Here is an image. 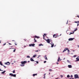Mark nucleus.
<instances>
[{"mask_svg":"<svg viewBox=\"0 0 79 79\" xmlns=\"http://www.w3.org/2000/svg\"><path fill=\"white\" fill-rule=\"evenodd\" d=\"M67 51H68V53H69V49H68H68H67Z\"/></svg>","mask_w":79,"mask_h":79,"instance_id":"obj_27","label":"nucleus"},{"mask_svg":"<svg viewBox=\"0 0 79 79\" xmlns=\"http://www.w3.org/2000/svg\"><path fill=\"white\" fill-rule=\"evenodd\" d=\"M35 62H36L37 64H39V62H38V61H35Z\"/></svg>","mask_w":79,"mask_h":79,"instance_id":"obj_30","label":"nucleus"},{"mask_svg":"<svg viewBox=\"0 0 79 79\" xmlns=\"http://www.w3.org/2000/svg\"><path fill=\"white\" fill-rule=\"evenodd\" d=\"M9 45H10V43H9Z\"/></svg>","mask_w":79,"mask_h":79,"instance_id":"obj_59","label":"nucleus"},{"mask_svg":"<svg viewBox=\"0 0 79 79\" xmlns=\"http://www.w3.org/2000/svg\"><path fill=\"white\" fill-rule=\"evenodd\" d=\"M12 49H13V51L14 52H15V51L16 50V49H15L13 48H12Z\"/></svg>","mask_w":79,"mask_h":79,"instance_id":"obj_13","label":"nucleus"},{"mask_svg":"<svg viewBox=\"0 0 79 79\" xmlns=\"http://www.w3.org/2000/svg\"><path fill=\"white\" fill-rule=\"evenodd\" d=\"M77 17H78V18H79V15L77 16Z\"/></svg>","mask_w":79,"mask_h":79,"instance_id":"obj_51","label":"nucleus"},{"mask_svg":"<svg viewBox=\"0 0 79 79\" xmlns=\"http://www.w3.org/2000/svg\"><path fill=\"white\" fill-rule=\"evenodd\" d=\"M76 56V55H74L73 56V57L74 58H75V57H76V56Z\"/></svg>","mask_w":79,"mask_h":79,"instance_id":"obj_26","label":"nucleus"},{"mask_svg":"<svg viewBox=\"0 0 79 79\" xmlns=\"http://www.w3.org/2000/svg\"><path fill=\"white\" fill-rule=\"evenodd\" d=\"M6 45V43H5L4 44H3V45Z\"/></svg>","mask_w":79,"mask_h":79,"instance_id":"obj_47","label":"nucleus"},{"mask_svg":"<svg viewBox=\"0 0 79 79\" xmlns=\"http://www.w3.org/2000/svg\"><path fill=\"white\" fill-rule=\"evenodd\" d=\"M77 28L74 31H77Z\"/></svg>","mask_w":79,"mask_h":79,"instance_id":"obj_43","label":"nucleus"},{"mask_svg":"<svg viewBox=\"0 0 79 79\" xmlns=\"http://www.w3.org/2000/svg\"><path fill=\"white\" fill-rule=\"evenodd\" d=\"M67 61L68 63H71V61H69L68 60H67Z\"/></svg>","mask_w":79,"mask_h":79,"instance_id":"obj_19","label":"nucleus"},{"mask_svg":"<svg viewBox=\"0 0 79 79\" xmlns=\"http://www.w3.org/2000/svg\"><path fill=\"white\" fill-rule=\"evenodd\" d=\"M13 73H15V70H14L13 71Z\"/></svg>","mask_w":79,"mask_h":79,"instance_id":"obj_31","label":"nucleus"},{"mask_svg":"<svg viewBox=\"0 0 79 79\" xmlns=\"http://www.w3.org/2000/svg\"><path fill=\"white\" fill-rule=\"evenodd\" d=\"M74 23H78V21L77 22L75 21Z\"/></svg>","mask_w":79,"mask_h":79,"instance_id":"obj_36","label":"nucleus"},{"mask_svg":"<svg viewBox=\"0 0 79 79\" xmlns=\"http://www.w3.org/2000/svg\"><path fill=\"white\" fill-rule=\"evenodd\" d=\"M44 35H46V34H44V35H43V39H44V38H45V36H44Z\"/></svg>","mask_w":79,"mask_h":79,"instance_id":"obj_20","label":"nucleus"},{"mask_svg":"<svg viewBox=\"0 0 79 79\" xmlns=\"http://www.w3.org/2000/svg\"><path fill=\"white\" fill-rule=\"evenodd\" d=\"M44 79H45V76H44Z\"/></svg>","mask_w":79,"mask_h":79,"instance_id":"obj_50","label":"nucleus"},{"mask_svg":"<svg viewBox=\"0 0 79 79\" xmlns=\"http://www.w3.org/2000/svg\"><path fill=\"white\" fill-rule=\"evenodd\" d=\"M78 47L79 48V45L78 46Z\"/></svg>","mask_w":79,"mask_h":79,"instance_id":"obj_60","label":"nucleus"},{"mask_svg":"<svg viewBox=\"0 0 79 79\" xmlns=\"http://www.w3.org/2000/svg\"><path fill=\"white\" fill-rule=\"evenodd\" d=\"M78 23H79V21H78Z\"/></svg>","mask_w":79,"mask_h":79,"instance_id":"obj_62","label":"nucleus"},{"mask_svg":"<svg viewBox=\"0 0 79 79\" xmlns=\"http://www.w3.org/2000/svg\"><path fill=\"white\" fill-rule=\"evenodd\" d=\"M46 74V73H44V76H45V75Z\"/></svg>","mask_w":79,"mask_h":79,"instance_id":"obj_52","label":"nucleus"},{"mask_svg":"<svg viewBox=\"0 0 79 79\" xmlns=\"http://www.w3.org/2000/svg\"><path fill=\"white\" fill-rule=\"evenodd\" d=\"M5 72H6V71H4L3 72H2V74H4V73H5Z\"/></svg>","mask_w":79,"mask_h":79,"instance_id":"obj_16","label":"nucleus"},{"mask_svg":"<svg viewBox=\"0 0 79 79\" xmlns=\"http://www.w3.org/2000/svg\"><path fill=\"white\" fill-rule=\"evenodd\" d=\"M0 64L2 66H3V64H2V62H0Z\"/></svg>","mask_w":79,"mask_h":79,"instance_id":"obj_24","label":"nucleus"},{"mask_svg":"<svg viewBox=\"0 0 79 79\" xmlns=\"http://www.w3.org/2000/svg\"><path fill=\"white\" fill-rule=\"evenodd\" d=\"M47 62V61H44V63H46Z\"/></svg>","mask_w":79,"mask_h":79,"instance_id":"obj_40","label":"nucleus"},{"mask_svg":"<svg viewBox=\"0 0 79 79\" xmlns=\"http://www.w3.org/2000/svg\"><path fill=\"white\" fill-rule=\"evenodd\" d=\"M26 46H24V48H25V47H26Z\"/></svg>","mask_w":79,"mask_h":79,"instance_id":"obj_53","label":"nucleus"},{"mask_svg":"<svg viewBox=\"0 0 79 79\" xmlns=\"http://www.w3.org/2000/svg\"><path fill=\"white\" fill-rule=\"evenodd\" d=\"M10 76H12L13 77H16V74H13L12 73H10Z\"/></svg>","mask_w":79,"mask_h":79,"instance_id":"obj_3","label":"nucleus"},{"mask_svg":"<svg viewBox=\"0 0 79 79\" xmlns=\"http://www.w3.org/2000/svg\"><path fill=\"white\" fill-rule=\"evenodd\" d=\"M58 59H59V60H60V57H58Z\"/></svg>","mask_w":79,"mask_h":79,"instance_id":"obj_45","label":"nucleus"},{"mask_svg":"<svg viewBox=\"0 0 79 79\" xmlns=\"http://www.w3.org/2000/svg\"><path fill=\"white\" fill-rule=\"evenodd\" d=\"M21 66H24V64H21L20 65Z\"/></svg>","mask_w":79,"mask_h":79,"instance_id":"obj_21","label":"nucleus"},{"mask_svg":"<svg viewBox=\"0 0 79 79\" xmlns=\"http://www.w3.org/2000/svg\"><path fill=\"white\" fill-rule=\"evenodd\" d=\"M51 45V47H53V45H54V44L52 43Z\"/></svg>","mask_w":79,"mask_h":79,"instance_id":"obj_17","label":"nucleus"},{"mask_svg":"<svg viewBox=\"0 0 79 79\" xmlns=\"http://www.w3.org/2000/svg\"><path fill=\"white\" fill-rule=\"evenodd\" d=\"M56 64H59V63H58V62H57L56 63Z\"/></svg>","mask_w":79,"mask_h":79,"instance_id":"obj_42","label":"nucleus"},{"mask_svg":"<svg viewBox=\"0 0 79 79\" xmlns=\"http://www.w3.org/2000/svg\"><path fill=\"white\" fill-rule=\"evenodd\" d=\"M69 79H74V78L71 79V78H70Z\"/></svg>","mask_w":79,"mask_h":79,"instance_id":"obj_57","label":"nucleus"},{"mask_svg":"<svg viewBox=\"0 0 79 79\" xmlns=\"http://www.w3.org/2000/svg\"><path fill=\"white\" fill-rule=\"evenodd\" d=\"M9 75H10V73Z\"/></svg>","mask_w":79,"mask_h":79,"instance_id":"obj_64","label":"nucleus"},{"mask_svg":"<svg viewBox=\"0 0 79 79\" xmlns=\"http://www.w3.org/2000/svg\"><path fill=\"white\" fill-rule=\"evenodd\" d=\"M28 63H29V62H30V61H28Z\"/></svg>","mask_w":79,"mask_h":79,"instance_id":"obj_56","label":"nucleus"},{"mask_svg":"<svg viewBox=\"0 0 79 79\" xmlns=\"http://www.w3.org/2000/svg\"><path fill=\"white\" fill-rule=\"evenodd\" d=\"M27 57L29 58H30V56H27Z\"/></svg>","mask_w":79,"mask_h":79,"instance_id":"obj_29","label":"nucleus"},{"mask_svg":"<svg viewBox=\"0 0 79 79\" xmlns=\"http://www.w3.org/2000/svg\"><path fill=\"white\" fill-rule=\"evenodd\" d=\"M66 24H68V21H67V23H66Z\"/></svg>","mask_w":79,"mask_h":79,"instance_id":"obj_48","label":"nucleus"},{"mask_svg":"<svg viewBox=\"0 0 79 79\" xmlns=\"http://www.w3.org/2000/svg\"><path fill=\"white\" fill-rule=\"evenodd\" d=\"M68 66L69 68H72V66L71 65H68Z\"/></svg>","mask_w":79,"mask_h":79,"instance_id":"obj_10","label":"nucleus"},{"mask_svg":"<svg viewBox=\"0 0 79 79\" xmlns=\"http://www.w3.org/2000/svg\"><path fill=\"white\" fill-rule=\"evenodd\" d=\"M70 77V76H69V75H67V77L69 78V77Z\"/></svg>","mask_w":79,"mask_h":79,"instance_id":"obj_23","label":"nucleus"},{"mask_svg":"<svg viewBox=\"0 0 79 79\" xmlns=\"http://www.w3.org/2000/svg\"><path fill=\"white\" fill-rule=\"evenodd\" d=\"M35 45V44H29V46L30 47H34Z\"/></svg>","mask_w":79,"mask_h":79,"instance_id":"obj_4","label":"nucleus"},{"mask_svg":"<svg viewBox=\"0 0 79 79\" xmlns=\"http://www.w3.org/2000/svg\"><path fill=\"white\" fill-rule=\"evenodd\" d=\"M49 71H52V69H50Z\"/></svg>","mask_w":79,"mask_h":79,"instance_id":"obj_39","label":"nucleus"},{"mask_svg":"<svg viewBox=\"0 0 79 79\" xmlns=\"http://www.w3.org/2000/svg\"><path fill=\"white\" fill-rule=\"evenodd\" d=\"M39 51H40V50H39L35 51V52H39Z\"/></svg>","mask_w":79,"mask_h":79,"instance_id":"obj_32","label":"nucleus"},{"mask_svg":"<svg viewBox=\"0 0 79 79\" xmlns=\"http://www.w3.org/2000/svg\"><path fill=\"white\" fill-rule=\"evenodd\" d=\"M70 77H71L72 78H73V75H71Z\"/></svg>","mask_w":79,"mask_h":79,"instance_id":"obj_33","label":"nucleus"},{"mask_svg":"<svg viewBox=\"0 0 79 79\" xmlns=\"http://www.w3.org/2000/svg\"><path fill=\"white\" fill-rule=\"evenodd\" d=\"M27 63V61H22L21 62V64H26Z\"/></svg>","mask_w":79,"mask_h":79,"instance_id":"obj_2","label":"nucleus"},{"mask_svg":"<svg viewBox=\"0 0 79 79\" xmlns=\"http://www.w3.org/2000/svg\"><path fill=\"white\" fill-rule=\"evenodd\" d=\"M35 38H37V39H39L40 38L39 36H35Z\"/></svg>","mask_w":79,"mask_h":79,"instance_id":"obj_14","label":"nucleus"},{"mask_svg":"<svg viewBox=\"0 0 79 79\" xmlns=\"http://www.w3.org/2000/svg\"><path fill=\"white\" fill-rule=\"evenodd\" d=\"M73 39H74V38H70L69 39V41L73 40Z\"/></svg>","mask_w":79,"mask_h":79,"instance_id":"obj_9","label":"nucleus"},{"mask_svg":"<svg viewBox=\"0 0 79 79\" xmlns=\"http://www.w3.org/2000/svg\"><path fill=\"white\" fill-rule=\"evenodd\" d=\"M3 66H4V68H6V67L4 65H3Z\"/></svg>","mask_w":79,"mask_h":79,"instance_id":"obj_46","label":"nucleus"},{"mask_svg":"<svg viewBox=\"0 0 79 79\" xmlns=\"http://www.w3.org/2000/svg\"><path fill=\"white\" fill-rule=\"evenodd\" d=\"M35 39V38L34 39V42H37V41Z\"/></svg>","mask_w":79,"mask_h":79,"instance_id":"obj_15","label":"nucleus"},{"mask_svg":"<svg viewBox=\"0 0 79 79\" xmlns=\"http://www.w3.org/2000/svg\"><path fill=\"white\" fill-rule=\"evenodd\" d=\"M74 78L75 79H77V78H79V76H78V75L76 74L74 75Z\"/></svg>","mask_w":79,"mask_h":79,"instance_id":"obj_1","label":"nucleus"},{"mask_svg":"<svg viewBox=\"0 0 79 79\" xmlns=\"http://www.w3.org/2000/svg\"><path fill=\"white\" fill-rule=\"evenodd\" d=\"M53 37L56 38V34H54L53 35Z\"/></svg>","mask_w":79,"mask_h":79,"instance_id":"obj_11","label":"nucleus"},{"mask_svg":"<svg viewBox=\"0 0 79 79\" xmlns=\"http://www.w3.org/2000/svg\"><path fill=\"white\" fill-rule=\"evenodd\" d=\"M1 40H0V43H1Z\"/></svg>","mask_w":79,"mask_h":79,"instance_id":"obj_55","label":"nucleus"},{"mask_svg":"<svg viewBox=\"0 0 79 79\" xmlns=\"http://www.w3.org/2000/svg\"><path fill=\"white\" fill-rule=\"evenodd\" d=\"M44 58H45V60H48V59H47V56L45 55L44 57Z\"/></svg>","mask_w":79,"mask_h":79,"instance_id":"obj_7","label":"nucleus"},{"mask_svg":"<svg viewBox=\"0 0 79 79\" xmlns=\"http://www.w3.org/2000/svg\"><path fill=\"white\" fill-rule=\"evenodd\" d=\"M11 64H13V63H12Z\"/></svg>","mask_w":79,"mask_h":79,"instance_id":"obj_58","label":"nucleus"},{"mask_svg":"<svg viewBox=\"0 0 79 79\" xmlns=\"http://www.w3.org/2000/svg\"><path fill=\"white\" fill-rule=\"evenodd\" d=\"M49 74H50V73H49Z\"/></svg>","mask_w":79,"mask_h":79,"instance_id":"obj_63","label":"nucleus"},{"mask_svg":"<svg viewBox=\"0 0 79 79\" xmlns=\"http://www.w3.org/2000/svg\"><path fill=\"white\" fill-rule=\"evenodd\" d=\"M36 56V55H33V57H34V58H35V56Z\"/></svg>","mask_w":79,"mask_h":79,"instance_id":"obj_25","label":"nucleus"},{"mask_svg":"<svg viewBox=\"0 0 79 79\" xmlns=\"http://www.w3.org/2000/svg\"><path fill=\"white\" fill-rule=\"evenodd\" d=\"M79 26V23H77V26Z\"/></svg>","mask_w":79,"mask_h":79,"instance_id":"obj_49","label":"nucleus"},{"mask_svg":"<svg viewBox=\"0 0 79 79\" xmlns=\"http://www.w3.org/2000/svg\"><path fill=\"white\" fill-rule=\"evenodd\" d=\"M79 61V59H78V60H76V61Z\"/></svg>","mask_w":79,"mask_h":79,"instance_id":"obj_38","label":"nucleus"},{"mask_svg":"<svg viewBox=\"0 0 79 79\" xmlns=\"http://www.w3.org/2000/svg\"><path fill=\"white\" fill-rule=\"evenodd\" d=\"M41 45H42V44H39V46H41Z\"/></svg>","mask_w":79,"mask_h":79,"instance_id":"obj_35","label":"nucleus"},{"mask_svg":"<svg viewBox=\"0 0 79 79\" xmlns=\"http://www.w3.org/2000/svg\"><path fill=\"white\" fill-rule=\"evenodd\" d=\"M57 61H58V62L60 61V59H58V60H57Z\"/></svg>","mask_w":79,"mask_h":79,"instance_id":"obj_44","label":"nucleus"},{"mask_svg":"<svg viewBox=\"0 0 79 79\" xmlns=\"http://www.w3.org/2000/svg\"><path fill=\"white\" fill-rule=\"evenodd\" d=\"M65 59V58H64V60Z\"/></svg>","mask_w":79,"mask_h":79,"instance_id":"obj_61","label":"nucleus"},{"mask_svg":"<svg viewBox=\"0 0 79 79\" xmlns=\"http://www.w3.org/2000/svg\"><path fill=\"white\" fill-rule=\"evenodd\" d=\"M46 41L48 43V44H50V40L49 39H48L46 40Z\"/></svg>","mask_w":79,"mask_h":79,"instance_id":"obj_6","label":"nucleus"},{"mask_svg":"<svg viewBox=\"0 0 79 79\" xmlns=\"http://www.w3.org/2000/svg\"><path fill=\"white\" fill-rule=\"evenodd\" d=\"M15 45H17V43H15Z\"/></svg>","mask_w":79,"mask_h":79,"instance_id":"obj_34","label":"nucleus"},{"mask_svg":"<svg viewBox=\"0 0 79 79\" xmlns=\"http://www.w3.org/2000/svg\"><path fill=\"white\" fill-rule=\"evenodd\" d=\"M76 59L77 60H79V57H77V58H76Z\"/></svg>","mask_w":79,"mask_h":79,"instance_id":"obj_22","label":"nucleus"},{"mask_svg":"<svg viewBox=\"0 0 79 79\" xmlns=\"http://www.w3.org/2000/svg\"><path fill=\"white\" fill-rule=\"evenodd\" d=\"M30 60L31 61H34V60L32 58L30 59Z\"/></svg>","mask_w":79,"mask_h":79,"instance_id":"obj_12","label":"nucleus"},{"mask_svg":"<svg viewBox=\"0 0 79 79\" xmlns=\"http://www.w3.org/2000/svg\"><path fill=\"white\" fill-rule=\"evenodd\" d=\"M63 77V76H62V75H60V77H61V78H62Z\"/></svg>","mask_w":79,"mask_h":79,"instance_id":"obj_37","label":"nucleus"},{"mask_svg":"<svg viewBox=\"0 0 79 79\" xmlns=\"http://www.w3.org/2000/svg\"><path fill=\"white\" fill-rule=\"evenodd\" d=\"M58 35H56V37H58Z\"/></svg>","mask_w":79,"mask_h":79,"instance_id":"obj_41","label":"nucleus"},{"mask_svg":"<svg viewBox=\"0 0 79 79\" xmlns=\"http://www.w3.org/2000/svg\"><path fill=\"white\" fill-rule=\"evenodd\" d=\"M37 74H34L33 75V76H36V75H37Z\"/></svg>","mask_w":79,"mask_h":79,"instance_id":"obj_18","label":"nucleus"},{"mask_svg":"<svg viewBox=\"0 0 79 79\" xmlns=\"http://www.w3.org/2000/svg\"><path fill=\"white\" fill-rule=\"evenodd\" d=\"M74 34V32H73V33L71 32L70 34H69V35H71V34Z\"/></svg>","mask_w":79,"mask_h":79,"instance_id":"obj_28","label":"nucleus"},{"mask_svg":"<svg viewBox=\"0 0 79 79\" xmlns=\"http://www.w3.org/2000/svg\"><path fill=\"white\" fill-rule=\"evenodd\" d=\"M5 64H7V65H9L10 64V62H7L5 63Z\"/></svg>","mask_w":79,"mask_h":79,"instance_id":"obj_5","label":"nucleus"},{"mask_svg":"<svg viewBox=\"0 0 79 79\" xmlns=\"http://www.w3.org/2000/svg\"><path fill=\"white\" fill-rule=\"evenodd\" d=\"M67 50H68V48H65L64 50L63 51V52H66Z\"/></svg>","mask_w":79,"mask_h":79,"instance_id":"obj_8","label":"nucleus"},{"mask_svg":"<svg viewBox=\"0 0 79 79\" xmlns=\"http://www.w3.org/2000/svg\"><path fill=\"white\" fill-rule=\"evenodd\" d=\"M0 71H2L3 70H2L1 69H0Z\"/></svg>","mask_w":79,"mask_h":79,"instance_id":"obj_54","label":"nucleus"}]
</instances>
